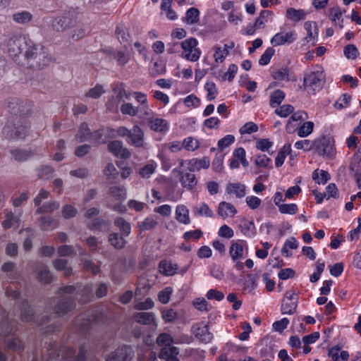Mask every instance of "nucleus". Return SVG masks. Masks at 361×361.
<instances>
[{
  "label": "nucleus",
  "mask_w": 361,
  "mask_h": 361,
  "mask_svg": "<svg viewBox=\"0 0 361 361\" xmlns=\"http://www.w3.org/2000/svg\"><path fill=\"white\" fill-rule=\"evenodd\" d=\"M133 319L138 324L146 326H157L155 315L153 312H140L135 313Z\"/></svg>",
  "instance_id": "obj_19"
},
{
  "label": "nucleus",
  "mask_w": 361,
  "mask_h": 361,
  "mask_svg": "<svg viewBox=\"0 0 361 361\" xmlns=\"http://www.w3.org/2000/svg\"><path fill=\"white\" fill-rule=\"evenodd\" d=\"M32 18V14L27 11H17L12 15L13 20L20 25H27Z\"/></svg>",
  "instance_id": "obj_26"
},
{
  "label": "nucleus",
  "mask_w": 361,
  "mask_h": 361,
  "mask_svg": "<svg viewBox=\"0 0 361 361\" xmlns=\"http://www.w3.org/2000/svg\"><path fill=\"white\" fill-rule=\"evenodd\" d=\"M126 238V236H123V235L118 233L112 232L109 234L108 241L115 249L121 250L126 246L127 243Z\"/></svg>",
  "instance_id": "obj_22"
},
{
  "label": "nucleus",
  "mask_w": 361,
  "mask_h": 361,
  "mask_svg": "<svg viewBox=\"0 0 361 361\" xmlns=\"http://www.w3.org/2000/svg\"><path fill=\"white\" fill-rule=\"evenodd\" d=\"M62 357L60 361H85L87 350L84 345H81L78 354L75 356V350L68 346H63L61 349ZM48 361H56L50 357Z\"/></svg>",
  "instance_id": "obj_11"
},
{
  "label": "nucleus",
  "mask_w": 361,
  "mask_h": 361,
  "mask_svg": "<svg viewBox=\"0 0 361 361\" xmlns=\"http://www.w3.org/2000/svg\"><path fill=\"white\" fill-rule=\"evenodd\" d=\"M176 219L180 224L188 225L190 223L189 209L184 204H178L176 208Z\"/></svg>",
  "instance_id": "obj_23"
},
{
  "label": "nucleus",
  "mask_w": 361,
  "mask_h": 361,
  "mask_svg": "<svg viewBox=\"0 0 361 361\" xmlns=\"http://www.w3.org/2000/svg\"><path fill=\"white\" fill-rule=\"evenodd\" d=\"M313 180L318 184H324L329 179V173L323 170H315L312 173Z\"/></svg>",
  "instance_id": "obj_49"
},
{
  "label": "nucleus",
  "mask_w": 361,
  "mask_h": 361,
  "mask_svg": "<svg viewBox=\"0 0 361 361\" xmlns=\"http://www.w3.org/2000/svg\"><path fill=\"white\" fill-rule=\"evenodd\" d=\"M116 35L120 43H124L128 40L130 37L127 29L123 25H118L116 29Z\"/></svg>",
  "instance_id": "obj_64"
},
{
  "label": "nucleus",
  "mask_w": 361,
  "mask_h": 361,
  "mask_svg": "<svg viewBox=\"0 0 361 361\" xmlns=\"http://www.w3.org/2000/svg\"><path fill=\"white\" fill-rule=\"evenodd\" d=\"M120 111L123 115L130 116H136L138 115L137 107L133 106L131 103L124 102L120 106Z\"/></svg>",
  "instance_id": "obj_52"
},
{
  "label": "nucleus",
  "mask_w": 361,
  "mask_h": 361,
  "mask_svg": "<svg viewBox=\"0 0 361 361\" xmlns=\"http://www.w3.org/2000/svg\"><path fill=\"white\" fill-rule=\"evenodd\" d=\"M94 287L92 284H87L81 290L80 295L83 298H81L82 303L89 302L93 298Z\"/></svg>",
  "instance_id": "obj_55"
},
{
  "label": "nucleus",
  "mask_w": 361,
  "mask_h": 361,
  "mask_svg": "<svg viewBox=\"0 0 361 361\" xmlns=\"http://www.w3.org/2000/svg\"><path fill=\"white\" fill-rule=\"evenodd\" d=\"M237 213V209L231 203L221 202L218 207V214L223 219L233 216Z\"/></svg>",
  "instance_id": "obj_21"
},
{
  "label": "nucleus",
  "mask_w": 361,
  "mask_h": 361,
  "mask_svg": "<svg viewBox=\"0 0 361 361\" xmlns=\"http://www.w3.org/2000/svg\"><path fill=\"white\" fill-rule=\"evenodd\" d=\"M215 53L214 54V60L216 63H222L228 54V44H224V48L217 47L214 48Z\"/></svg>",
  "instance_id": "obj_57"
},
{
  "label": "nucleus",
  "mask_w": 361,
  "mask_h": 361,
  "mask_svg": "<svg viewBox=\"0 0 361 361\" xmlns=\"http://www.w3.org/2000/svg\"><path fill=\"white\" fill-rule=\"evenodd\" d=\"M51 300L54 303L53 307L54 313L60 317L67 314L75 307V298L71 296L53 298Z\"/></svg>",
  "instance_id": "obj_10"
},
{
  "label": "nucleus",
  "mask_w": 361,
  "mask_h": 361,
  "mask_svg": "<svg viewBox=\"0 0 361 361\" xmlns=\"http://www.w3.org/2000/svg\"><path fill=\"white\" fill-rule=\"evenodd\" d=\"M110 225L108 220L102 218H95L87 223V228L91 231H105Z\"/></svg>",
  "instance_id": "obj_29"
},
{
  "label": "nucleus",
  "mask_w": 361,
  "mask_h": 361,
  "mask_svg": "<svg viewBox=\"0 0 361 361\" xmlns=\"http://www.w3.org/2000/svg\"><path fill=\"white\" fill-rule=\"evenodd\" d=\"M157 164L152 162L141 167L139 170V175L143 178H149L157 169Z\"/></svg>",
  "instance_id": "obj_46"
},
{
  "label": "nucleus",
  "mask_w": 361,
  "mask_h": 361,
  "mask_svg": "<svg viewBox=\"0 0 361 361\" xmlns=\"http://www.w3.org/2000/svg\"><path fill=\"white\" fill-rule=\"evenodd\" d=\"M308 118V115L305 111H298L297 112L293 113L290 118H289L287 126H286V131L289 133H292L290 125L291 121H304Z\"/></svg>",
  "instance_id": "obj_47"
},
{
  "label": "nucleus",
  "mask_w": 361,
  "mask_h": 361,
  "mask_svg": "<svg viewBox=\"0 0 361 361\" xmlns=\"http://www.w3.org/2000/svg\"><path fill=\"white\" fill-rule=\"evenodd\" d=\"M185 164L188 165V169L190 172H194L202 169H208L210 166V161L207 157H204L202 159L194 158L190 160H181L180 166H183Z\"/></svg>",
  "instance_id": "obj_13"
},
{
  "label": "nucleus",
  "mask_w": 361,
  "mask_h": 361,
  "mask_svg": "<svg viewBox=\"0 0 361 361\" xmlns=\"http://www.w3.org/2000/svg\"><path fill=\"white\" fill-rule=\"evenodd\" d=\"M159 268L160 272L166 276H173L178 270V265L170 262L163 260L159 262Z\"/></svg>",
  "instance_id": "obj_31"
},
{
  "label": "nucleus",
  "mask_w": 361,
  "mask_h": 361,
  "mask_svg": "<svg viewBox=\"0 0 361 361\" xmlns=\"http://www.w3.org/2000/svg\"><path fill=\"white\" fill-rule=\"evenodd\" d=\"M59 207V202L56 201H51L49 202L45 203L42 207H39L37 209V214H42V213H50L54 212V210L57 209Z\"/></svg>",
  "instance_id": "obj_59"
},
{
  "label": "nucleus",
  "mask_w": 361,
  "mask_h": 361,
  "mask_svg": "<svg viewBox=\"0 0 361 361\" xmlns=\"http://www.w3.org/2000/svg\"><path fill=\"white\" fill-rule=\"evenodd\" d=\"M109 193L117 200H124L127 197L126 188L120 185L111 186Z\"/></svg>",
  "instance_id": "obj_40"
},
{
  "label": "nucleus",
  "mask_w": 361,
  "mask_h": 361,
  "mask_svg": "<svg viewBox=\"0 0 361 361\" xmlns=\"http://www.w3.org/2000/svg\"><path fill=\"white\" fill-rule=\"evenodd\" d=\"M73 24L70 13H63L56 16L44 18L40 30L44 35L51 36L68 29Z\"/></svg>",
  "instance_id": "obj_2"
},
{
  "label": "nucleus",
  "mask_w": 361,
  "mask_h": 361,
  "mask_svg": "<svg viewBox=\"0 0 361 361\" xmlns=\"http://www.w3.org/2000/svg\"><path fill=\"white\" fill-rule=\"evenodd\" d=\"M243 233L249 238H252L256 234V228L252 221H245L240 226Z\"/></svg>",
  "instance_id": "obj_50"
},
{
  "label": "nucleus",
  "mask_w": 361,
  "mask_h": 361,
  "mask_svg": "<svg viewBox=\"0 0 361 361\" xmlns=\"http://www.w3.org/2000/svg\"><path fill=\"white\" fill-rule=\"evenodd\" d=\"M200 20V11L195 7L190 8L185 13V17L183 19L189 25L196 24Z\"/></svg>",
  "instance_id": "obj_35"
},
{
  "label": "nucleus",
  "mask_w": 361,
  "mask_h": 361,
  "mask_svg": "<svg viewBox=\"0 0 361 361\" xmlns=\"http://www.w3.org/2000/svg\"><path fill=\"white\" fill-rule=\"evenodd\" d=\"M314 149L323 157L332 159L336 154V148L333 138L322 136L314 140Z\"/></svg>",
  "instance_id": "obj_6"
},
{
  "label": "nucleus",
  "mask_w": 361,
  "mask_h": 361,
  "mask_svg": "<svg viewBox=\"0 0 361 361\" xmlns=\"http://www.w3.org/2000/svg\"><path fill=\"white\" fill-rule=\"evenodd\" d=\"M345 11H342L340 7H333L329 9V18L336 27L340 30L343 27V13Z\"/></svg>",
  "instance_id": "obj_24"
},
{
  "label": "nucleus",
  "mask_w": 361,
  "mask_h": 361,
  "mask_svg": "<svg viewBox=\"0 0 361 361\" xmlns=\"http://www.w3.org/2000/svg\"><path fill=\"white\" fill-rule=\"evenodd\" d=\"M197 40L191 37L186 39L180 43L183 49L180 56L189 61L195 62L199 60L201 56V50L197 48Z\"/></svg>",
  "instance_id": "obj_9"
},
{
  "label": "nucleus",
  "mask_w": 361,
  "mask_h": 361,
  "mask_svg": "<svg viewBox=\"0 0 361 361\" xmlns=\"http://www.w3.org/2000/svg\"><path fill=\"white\" fill-rule=\"evenodd\" d=\"M133 356V352L129 346L124 345L118 348L111 353L106 361H129Z\"/></svg>",
  "instance_id": "obj_15"
},
{
  "label": "nucleus",
  "mask_w": 361,
  "mask_h": 361,
  "mask_svg": "<svg viewBox=\"0 0 361 361\" xmlns=\"http://www.w3.org/2000/svg\"><path fill=\"white\" fill-rule=\"evenodd\" d=\"M68 261L64 259H57L53 262L54 268L59 271H63L66 276L72 274V268L67 267Z\"/></svg>",
  "instance_id": "obj_43"
},
{
  "label": "nucleus",
  "mask_w": 361,
  "mask_h": 361,
  "mask_svg": "<svg viewBox=\"0 0 361 361\" xmlns=\"http://www.w3.org/2000/svg\"><path fill=\"white\" fill-rule=\"evenodd\" d=\"M166 72V66L162 60L154 61L149 66V73L153 77L162 75Z\"/></svg>",
  "instance_id": "obj_36"
},
{
  "label": "nucleus",
  "mask_w": 361,
  "mask_h": 361,
  "mask_svg": "<svg viewBox=\"0 0 361 361\" xmlns=\"http://www.w3.org/2000/svg\"><path fill=\"white\" fill-rule=\"evenodd\" d=\"M226 191L228 194H234L237 198H242L245 195V186L240 183H230L226 185Z\"/></svg>",
  "instance_id": "obj_28"
},
{
  "label": "nucleus",
  "mask_w": 361,
  "mask_h": 361,
  "mask_svg": "<svg viewBox=\"0 0 361 361\" xmlns=\"http://www.w3.org/2000/svg\"><path fill=\"white\" fill-rule=\"evenodd\" d=\"M157 343L162 348L161 350H165L171 344L175 343V340L169 334L161 333L157 338Z\"/></svg>",
  "instance_id": "obj_37"
},
{
  "label": "nucleus",
  "mask_w": 361,
  "mask_h": 361,
  "mask_svg": "<svg viewBox=\"0 0 361 361\" xmlns=\"http://www.w3.org/2000/svg\"><path fill=\"white\" fill-rule=\"evenodd\" d=\"M5 43L8 52L11 56L16 57L23 53L24 49L28 47V40L22 39L15 33L5 35Z\"/></svg>",
  "instance_id": "obj_8"
},
{
  "label": "nucleus",
  "mask_w": 361,
  "mask_h": 361,
  "mask_svg": "<svg viewBox=\"0 0 361 361\" xmlns=\"http://www.w3.org/2000/svg\"><path fill=\"white\" fill-rule=\"evenodd\" d=\"M172 171L179 173L180 176V182L183 188L190 190L196 186L197 180L195 174L190 172L184 173L177 168L173 169Z\"/></svg>",
  "instance_id": "obj_17"
},
{
  "label": "nucleus",
  "mask_w": 361,
  "mask_h": 361,
  "mask_svg": "<svg viewBox=\"0 0 361 361\" xmlns=\"http://www.w3.org/2000/svg\"><path fill=\"white\" fill-rule=\"evenodd\" d=\"M53 174L54 169L51 166H42L37 169V176L41 179H49Z\"/></svg>",
  "instance_id": "obj_56"
},
{
  "label": "nucleus",
  "mask_w": 361,
  "mask_h": 361,
  "mask_svg": "<svg viewBox=\"0 0 361 361\" xmlns=\"http://www.w3.org/2000/svg\"><path fill=\"white\" fill-rule=\"evenodd\" d=\"M137 107V111L138 115L136 116H138L141 119H147L148 121L149 118L153 117L154 113V111L149 108L148 104L145 105H141Z\"/></svg>",
  "instance_id": "obj_54"
},
{
  "label": "nucleus",
  "mask_w": 361,
  "mask_h": 361,
  "mask_svg": "<svg viewBox=\"0 0 361 361\" xmlns=\"http://www.w3.org/2000/svg\"><path fill=\"white\" fill-rule=\"evenodd\" d=\"M192 330L195 336L203 343H207L212 340L213 335L207 324H197L192 326Z\"/></svg>",
  "instance_id": "obj_16"
},
{
  "label": "nucleus",
  "mask_w": 361,
  "mask_h": 361,
  "mask_svg": "<svg viewBox=\"0 0 361 361\" xmlns=\"http://www.w3.org/2000/svg\"><path fill=\"white\" fill-rule=\"evenodd\" d=\"M114 224L119 230V233L123 235V236L128 237L130 234V224L126 221L123 217H116L114 221Z\"/></svg>",
  "instance_id": "obj_27"
},
{
  "label": "nucleus",
  "mask_w": 361,
  "mask_h": 361,
  "mask_svg": "<svg viewBox=\"0 0 361 361\" xmlns=\"http://www.w3.org/2000/svg\"><path fill=\"white\" fill-rule=\"evenodd\" d=\"M20 318L23 322H30L33 319V311L26 300L23 301L21 305Z\"/></svg>",
  "instance_id": "obj_42"
},
{
  "label": "nucleus",
  "mask_w": 361,
  "mask_h": 361,
  "mask_svg": "<svg viewBox=\"0 0 361 361\" xmlns=\"http://www.w3.org/2000/svg\"><path fill=\"white\" fill-rule=\"evenodd\" d=\"M37 278L39 281L44 283H49L52 280V275L46 266H42L39 268Z\"/></svg>",
  "instance_id": "obj_48"
},
{
  "label": "nucleus",
  "mask_w": 361,
  "mask_h": 361,
  "mask_svg": "<svg viewBox=\"0 0 361 361\" xmlns=\"http://www.w3.org/2000/svg\"><path fill=\"white\" fill-rule=\"evenodd\" d=\"M193 212L195 215L200 216L212 217L214 216L213 211L205 202H201L198 206L194 207Z\"/></svg>",
  "instance_id": "obj_39"
},
{
  "label": "nucleus",
  "mask_w": 361,
  "mask_h": 361,
  "mask_svg": "<svg viewBox=\"0 0 361 361\" xmlns=\"http://www.w3.org/2000/svg\"><path fill=\"white\" fill-rule=\"evenodd\" d=\"M157 221L152 216L147 217L143 221L137 223V227L140 231H149L154 228Z\"/></svg>",
  "instance_id": "obj_45"
},
{
  "label": "nucleus",
  "mask_w": 361,
  "mask_h": 361,
  "mask_svg": "<svg viewBox=\"0 0 361 361\" xmlns=\"http://www.w3.org/2000/svg\"><path fill=\"white\" fill-rule=\"evenodd\" d=\"M325 82V74L322 68L317 67L315 70L305 73L303 86L308 92L314 94L319 91Z\"/></svg>",
  "instance_id": "obj_4"
},
{
  "label": "nucleus",
  "mask_w": 361,
  "mask_h": 361,
  "mask_svg": "<svg viewBox=\"0 0 361 361\" xmlns=\"http://www.w3.org/2000/svg\"><path fill=\"white\" fill-rule=\"evenodd\" d=\"M229 255L233 262L240 260L243 257V247L240 243L232 241L229 248Z\"/></svg>",
  "instance_id": "obj_30"
},
{
  "label": "nucleus",
  "mask_w": 361,
  "mask_h": 361,
  "mask_svg": "<svg viewBox=\"0 0 361 361\" xmlns=\"http://www.w3.org/2000/svg\"><path fill=\"white\" fill-rule=\"evenodd\" d=\"M297 39L295 30L289 32H280L276 33L271 39V44L274 46H281L284 44H291Z\"/></svg>",
  "instance_id": "obj_14"
},
{
  "label": "nucleus",
  "mask_w": 361,
  "mask_h": 361,
  "mask_svg": "<svg viewBox=\"0 0 361 361\" xmlns=\"http://www.w3.org/2000/svg\"><path fill=\"white\" fill-rule=\"evenodd\" d=\"M298 302V298H295V301H289L283 300V303L281 305V313L283 314H293L297 309Z\"/></svg>",
  "instance_id": "obj_41"
},
{
  "label": "nucleus",
  "mask_w": 361,
  "mask_h": 361,
  "mask_svg": "<svg viewBox=\"0 0 361 361\" xmlns=\"http://www.w3.org/2000/svg\"><path fill=\"white\" fill-rule=\"evenodd\" d=\"M285 93L281 90L274 91L270 96V106L275 107L279 105L285 99Z\"/></svg>",
  "instance_id": "obj_51"
},
{
  "label": "nucleus",
  "mask_w": 361,
  "mask_h": 361,
  "mask_svg": "<svg viewBox=\"0 0 361 361\" xmlns=\"http://www.w3.org/2000/svg\"><path fill=\"white\" fill-rule=\"evenodd\" d=\"M117 133L118 137H125L126 142L129 145L135 147H145L144 131L138 126L135 125L132 129H128L124 126L118 128Z\"/></svg>",
  "instance_id": "obj_3"
},
{
  "label": "nucleus",
  "mask_w": 361,
  "mask_h": 361,
  "mask_svg": "<svg viewBox=\"0 0 361 361\" xmlns=\"http://www.w3.org/2000/svg\"><path fill=\"white\" fill-rule=\"evenodd\" d=\"M183 146L188 151H195L200 147V143L193 137H188L183 140Z\"/></svg>",
  "instance_id": "obj_62"
},
{
  "label": "nucleus",
  "mask_w": 361,
  "mask_h": 361,
  "mask_svg": "<svg viewBox=\"0 0 361 361\" xmlns=\"http://www.w3.org/2000/svg\"><path fill=\"white\" fill-rule=\"evenodd\" d=\"M20 219L18 217L15 216L11 212L5 214V219L2 222V226L4 228H18L19 226Z\"/></svg>",
  "instance_id": "obj_38"
},
{
  "label": "nucleus",
  "mask_w": 361,
  "mask_h": 361,
  "mask_svg": "<svg viewBox=\"0 0 361 361\" xmlns=\"http://www.w3.org/2000/svg\"><path fill=\"white\" fill-rule=\"evenodd\" d=\"M19 122L20 125L8 123L4 127L3 135L6 139H22L26 136L30 125L24 118H20Z\"/></svg>",
  "instance_id": "obj_7"
},
{
  "label": "nucleus",
  "mask_w": 361,
  "mask_h": 361,
  "mask_svg": "<svg viewBox=\"0 0 361 361\" xmlns=\"http://www.w3.org/2000/svg\"><path fill=\"white\" fill-rule=\"evenodd\" d=\"M111 56L117 60L119 65L123 66L126 64L130 60V55L128 53L123 52L122 51H113Z\"/></svg>",
  "instance_id": "obj_58"
},
{
  "label": "nucleus",
  "mask_w": 361,
  "mask_h": 361,
  "mask_svg": "<svg viewBox=\"0 0 361 361\" xmlns=\"http://www.w3.org/2000/svg\"><path fill=\"white\" fill-rule=\"evenodd\" d=\"M294 111V107L290 104H283L275 109L274 113L282 118H286Z\"/></svg>",
  "instance_id": "obj_60"
},
{
  "label": "nucleus",
  "mask_w": 361,
  "mask_h": 361,
  "mask_svg": "<svg viewBox=\"0 0 361 361\" xmlns=\"http://www.w3.org/2000/svg\"><path fill=\"white\" fill-rule=\"evenodd\" d=\"M173 293V288L170 286H167L161 290L158 294V299L162 304H167L169 300L171 295Z\"/></svg>",
  "instance_id": "obj_63"
},
{
  "label": "nucleus",
  "mask_w": 361,
  "mask_h": 361,
  "mask_svg": "<svg viewBox=\"0 0 361 361\" xmlns=\"http://www.w3.org/2000/svg\"><path fill=\"white\" fill-rule=\"evenodd\" d=\"M27 44L28 47L23 54L27 66L36 70H41L47 66L51 61V56L46 48L30 39H28Z\"/></svg>",
  "instance_id": "obj_1"
},
{
  "label": "nucleus",
  "mask_w": 361,
  "mask_h": 361,
  "mask_svg": "<svg viewBox=\"0 0 361 361\" xmlns=\"http://www.w3.org/2000/svg\"><path fill=\"white\" fill-rule=\"evenodd\" d=\"M92 137L97 144H104L108 141L105 128H101L92 133Z\"/></svg>",
  "instance_id": "obj_53"
},
{
  "label": "nucleus",
  "mask_w": 361,
  "mask_h": 361,
  "mask_svg": "<svg viewBox=\"0 0 361 361\" xmlns=\"http://www.w3.org/2000/svg\"><path fill=\"white\" fill-rule=\"evenodd\" d=\"M314 127L312 121H306L298 129L297 134L300 137H306L313 132Z\"/></svg>",
  "instance_id": "obj_44"
},
{
  "label": "nucleus",
  "mask_w": 361,
  "mask_h": 361,
  "mask_svg": "<svg viewBox=\"0 0 361 361\" xmlns=\"http://www.w3.org/2000/svg\"><path fill=\"white\" fill-rule=\"evenodd\" d=\"M307 13L303 9L289 8L286 11V16L293 22H298L305 19Z\"/></svg>",
  "instance_id": "obj_34"
},
{
  "label": "nucleus",
  "mask_w": 361,
  "mask_h": 361,
  "mask_svg": "<svg viewBox=\"0 0 361 361\" xmlns=\"http://www.w3.org/2000/svg\"><path fill=\"white\" fill-rule=\"evenodd\" d=\"M304 28L307 32V36L303 40L307 43L312 40V45H314L319 35V28L317 23L314 21H306L304 23Z\"/></svg>",
  "instance_id": "obj_20"
},
{
  "label": "nucleus",
  "mask_w": 361,
  "mask_h": 361,
  "mask_svg": "<svg viewBox=\"0 0 361 361\" xmlns=\"http://www.w3.org/2000/svg\"><path fill=\"white\" fill-rule=\"evenodd\" d=\"M104 93V90L102 85L98 84L93 88L89 90V91L85 94V97L97 99H99Z\"/></svg>",
  "instance_id": "obj_61"
},
{
  "label": "nucleus",
  "mask_w": 361,
  "mask_h": 361,
  "mask_svg": "<svg viewBox=\"0 0 361 361\" xmlns=\"http://www.w3.org/2000/svg\"><path fill=\"white\" fill-rule=\"evenodd\" d=\"M107 149L117 158L128 159L131 157L130 150L123 145L121 140H113L108 143Z\"/></svg>",
  "instance_id": "obj_12"
},
{
  "label": "nucleus",
  "mask_w": 361,
  "mask_h": 361,
  "mask_svg": "<svg viewBox=\"0 0 361 361\" xmlns=\"http://www.w3.org/2000/svg\"><path fill=\"white\" fill-rule=\"evenodd\" d=\"M11 154L17 161H25L32 157L34 152L32 150L14 149L11 150Z\"/></svg>",
  "instance_id": "obj_32"
},
{
  "label": "nucleus",
  "mask_w": 361,
  "mask_h": 361,
  "mask_svg": "<svg viewBox=\"0 0 361 361\" xmlns=\"http://www.w3.org/2000/svg\"><path fill=\"white\" fill-rule=\"evenodd\" d=\"M104 321V314L97 309H91L80 314L75 320V325L81 331H86L92 323Z\"/></svg>",
  "instance_id": "obj_5"
},
{
  "label": "nucleus",
  "mask_w": 361,
  "mask_h": 361,
  "mask_svg": "<svg viewBox=\"0 0 361 361\" xmlns=\"http://www.w3.org/2000/svg\"><path fill=\"white\" fill-rule=\"evenodd\" d=\"M92 133L87 123H82L80 126L75 139L78 142H83L92 137Z\"/></svg>",
  "instance_id": "obj_33"
},
{
  "label": "nucleus",
  "mask_w": 361,
  "mask_h": 361,
  "mask_svg": "<svg viewBox=\"0 0 361 361\" xmlns=\"http://www.w3.org/2000/svg\"><path fill=\"white\" fill-rule=\"evenodd\" d=\"M8 108L10 113L15 115L21 116L27 111L23 102H19L16 98H12L8 102Z\"/></svg>",
  "instance_id": "obj_25"
},
{
  "label": "nucleus",
  "mask_w": 361,
  "mask_h": 361,
  "mask_svg": "<svg viewBox=\"0 0 361 361\" xmlns=\"http://www.w3.org/2000/svg\"><path fill=\"white\" fill-rule=\"evenodd\" d=\"M148 127L153 131L164 133L169 129V122L161 118H149Z\"/></svg>",
  "instance_id": "obj_18"
}]
</instances>
